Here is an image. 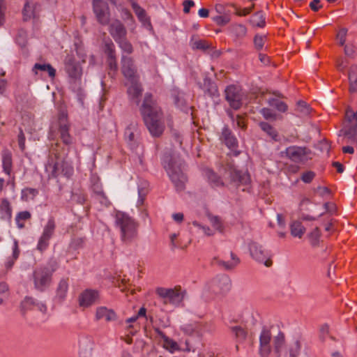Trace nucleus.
<instances>
[{
    "mask_svg": "<svg viewBox=\"0 0 357 357\" xmlns=\"http://www.w3.org/2000/svg\"><path fill=\"white\" fill-rule=\"evenodd\" d=\"M223 178L218 176L211 169L204 170V175L211 188H221L227 186L228 184L238 188L241 185H246L250 182V176L246 172L238 170L234 164L228 162L223 168Z\"/></svg>",
    "mask_w": 357,
    "mask_h": 357,
    "instance_id": "nucleus-1",
    "label": "nucleus"
},
{
    "mask_svg": "<svg viewBox=\"0 0 357 357\" xmlns=\"http://www.w3.org/2000/svg\"><path fill=\"white\" fill-rule=\"evenodd\" d=\"M139 111L151 135L156 137H160L165 128L162 121V114L151 93H145Z\"/></svg>",
    "mask_w": 357,
    "mask_h": 357,
    "instance_id": "nucleus-2",
    "label": "nucleus"
},
{
    "mask_svg": "<svg viewBox=\"0 0 357 357\" xmlns=\"http://www.w3.org/2000/svg\"><path fill=\"white\" fill-rule=\"evenodd\" d=\"M55 146L52 149L54 157H50L45 167L48 178H56L59 175L70 178L74 170L71 164L66 160L67 153L62 154L59 152L58 148L60 144L59 143H56Z\"/></svg>",
    "mask_w": 357,
    "mask_h": 357,
    "instance_id": "nucleus-3",
    "label": "nucleus"
},
{
    "mask_svg": "<svg viewBox=\"0 0 357 357\" xmlns=\"http://www.w3.org/2000/svg\"><path fill=\"white\" fill-rule=\"evenodd\" d=\"M115 226L119 231L122 244L128 245L137 239L139 223L128 214L117 212L115 216Z\"/></svg>",
    "mask_w": 357,
    "mask_h": 357,
    "instance_id": "nucleus-4",
    "label": "nucleus"
},
{
    "mask_svg": "<svg viewBox=\"0 0 357 357\" xmlns=\"http://www.w3.org/2000/svg\"><path fill=\"white\" fill-rule=\"evenodd\" d=\"M164 167L177 191L185 188L187 177L184 174L185 162L178 156L167 155L163 161Z\"/></svg>",
    "mask_w": 357,
    "mask_h": 357,
    "instance_id": "nucleus-5",
    "label": "nucleus"
},
{
    "mask_svg": "<svg viewBox=\"0 0 357 357\" xmlns=\"http://www.w3.org/2000/svg\"><path fill=\"white\" fill-rule=\"evenodd\" d=\"M57 268L55 261L50 262L46 266L36 268L33 272L34 287L39 291H44L52 283L53 273Z\"/></svg>",
    "mask_w": 357,
    "mask_h": 357,
    "instance_id": "nucleus-6",
    "label": "nucleus"
},
{
    "mask_svg": "<svg viewBox=\"0 0 357 357\" xmlns=\"http://www.w3.org/2000/svg\"><path fill=\"white\" fill-rule=\"evenodd\" d=\"M156 294L164 305L171 304L178 306L183 301L186 291L181 286H176L174 288L158 287L156 289Z\"/></svg>",
    "mask_w": 357,
    "mask_h": 357,
    "instance_id": "nucleus-7",
    "label": "nucleus"
},
{
    "mask_svg": "<svg viewBox=\"0 0 357 357\" xmlns=\"http://www.w3.org/2000/svg\"><path fill=\"white\" fill-rule=\"evenodd\" d=\"M343 128L339 132V137H342V142L357 143V112L347 110Z\"/></svg>",
    "mask_w": 357,
    "mask_h": 357,
    "instance_id": "nucleus-8",
    "label": "nucleus"
},
{
    "mask_svg": "<svg viewBox=\"0 0 357 357\" xmlns=\"http://www.w3.org/2000/svg\"><path fill=\"white\" fill-rule=\"evenodd\" d=\"M231 288V280L226 275H222L213 278L208 284V290L215 296L226 294Z\"/></svg>",
    "mask_w": 357,
    "mask_h": 357,
    "instance_id": "nucleus-9",
    "label": "nucleus"
},
{
    "mask_svg": "<svg viewBox=\"0 0 357 357\" xmlns=\"http://www.w3.org/2000/svg\"><path fill=\"white\" fill-rule=\"evenodd\" d=\"M225 94L226 100L232 109L237 110L241 108L244 94L239 86L233 84L227 86Z\"/></svg>",
    "mask_w": 357,
    "mask_h": 357,
    "instance_id": "nucleus-10",
    "label": "nucleus"
},
{
    "mask_svg": "<svg viewBox=\"0 0 357 357\" xmlns=\"http://www.w3.org/2000/svg\"><path fill=\"white\" fill-rule=\"evenodd\" d=\"M55 229L56 223L54 219L53 218H49L38 241L37 250L40 252H43L48 248L50 241L54 234Z\"/></svg>",
    "mask_w": 357,
    "mask_h": 357,
    "instance_id": "nucleus-11",
    "label": "nucleus"
},
{
    "mask_svg": "<svg viewBox=\"0 0 357 357\" xmlns=\"http://www.w3.org/2000/svg\"><path fill=\"white\" fill-rule=\"evenodd\" d=\"M284 153L288 158L296 163H305L310 159L311 151L306 147L291 146L287 147Z\"/></svg>",
    "mask_w": 357,
    "mask_h": 357,
    "instance_id": "nucleus-12",
    "label": "nucleus"
},
{
    "mask_svg": "<svg viewBox=\"0 0 357 357\" xmlns=\"http://www.w3.org/2000/svg\"><path fill=\"white\" fill-rule=\"evenodd\" d=\"M93 10L100 24L104 26L109 24L110 13L107 2L103 0H93Z\"/></svg>",
    "mask_w": 357,
    "mask_h": 357,
    "instance_id": "nucleus-13",
    "label": "nucleus"
},
{
    "mask_svg": "<svg viewBox=\"0 0 357 357\" xmlns=\"http://www.w3.org/2000/svg\"><path fill=\"white\" fill-rule=\"evenodd\" d=\"M100 301V293L96 289H86L78 297L79 305L87 308Z\"/></svg>",
    "mask_w": 357,
    "mask_h": 357,
    "instance_id": "nucleus-14",
    "label": "nucleus"
},
{
    "mask_svg": "<svg viewBox=\"0 0 357 357\" xmlns=\"http://www.w3.org/2000/svg\"><path fill=\"white\" fill-rule=\"evenodd\" d=\"M58 131L59 137L62 142L66 145L70 146L73 144V137L70 135V124L68 121L67 115L62 113L59 116L58 120Z\"/></svg>",
    "mask_w": 357,
    "mask_h": 357,
    "instance_id": "nucleus-15",
    "label": "nucleus"
},
{
    "mask_svg": "<svg viewBox=\"0 0 357 357\" xmlns=\"http://www.w3.org/2000/svg\"><path fill=\"white\" fill-rule=\"evenodd\" d=\"M121 72L123 76L129 81L139 80V77L137 75V69L134 65V61L131 57H128L124 55L121 56Z\"/></svg>",
    "mask_w": 357,
    "mask_h": 357,
    "instance_id": "nucleus-16",
    "label": "nucleus"
},
{
    "mask_svg": "<svg viewBox=\"0 0 357 357\" xmlns=\"http://www.w3.org/2000/svg\"><path fill=\"white\" fill-rule=\"evenodd\" d=\"M64 68L68 77L74 80H79L82 70L79 63L73 56H67L64 61Z\"/></svg>",
    "mask_w": 357,
    "mask_h": 357,
    "instance_id": "nucleus-17",
    "label": "nucleus"
},
{
    "mask_svg": "<svg viewBox=\"0 0 357 357\" xmlns=\"http://www.w3.org/2000/svg\"><path fill=\"white\" fill-rule=\"evenodd\" d=\"M20 310L23 316L26 312L33 310H38L43 314H46L47 307V305L42 303L36 301L32 297L26 296L20 303Z\"/></svg>",
    "mask_w": 357,
    "mask_h": 357,
    "instance_id": "nucleus-18",
    "label": "nucleus"
},
{
    "mask_svg": "<svg viewBox=\"0 0 357 357\" xmlns=\"http://www.w3.org/2000/svg\"><path fill=\"white\" fill-rule=\"evenodd\" d=\"M272 334L271 331L264 327L259 335V354L261 357H268L271 351V340Z\"/></svg>",
    "mask_w": 357,
    "mask_h": 357,
    "instance_id": "nucleus-19",
    "label": "nucleus"
},
{
    "mask_svg": "<svg viewBox=\"0 0 357 357\" xmlns=\"http://www.w3.org/2000/svg\"><path fill=\"white\" fill-rule=\"evenodd\" d=\"M251 256L257 261L264 264L266 266L272 264L271 259H268V252L263 249L262 246L257 243H251L249 245Z\"/></svg>",
    "mask_w": 357,
    "mask_h": 357,
    "instance_id": "nucleus-20",
    "label": "nucleus"
},
{
    "mask_svg": "<svg viewBox=\"0 0 357 357\" xmlns=\"http://www.w3.org/2000/svg\"><path fill=\"white\" fill-rule=\"evenodd\" d=\"M79 357H91L93 353V341L89 335H82L79 338Z\"/></svg>",
    "mask_w": 357,
    "mask_h": 357,
    "instance_id": "nucleus-21",
    "label": "nucleus"
},
{
    "mask_svg": "<svg viewBox=\"0 0 357 357\" xmlns=\"http://www.w3.org/2000/svg\"><path fill=\"white\" fill-rule=\"evenodd\" d=\"M109 33L116 43L126 38L127 35L125 26L118 20L112 21L110 24L109 23Z\"/></svg>",
    "mask_w": 357,
    "mask_h": 357,
    "instance_id": "nucleus-22",
    "label": "nucleus"
},
{
    "mask_svg": "<svg viewBox=\"0 0 357 357\" xmlns=\"http://www.w3.org/2000/svg\"><path fill=\"white\" fill-rule=\"evenodd\" d=\"M130 86L127 89L128 98L137 105H139L140 97L143 92V87L139 80L130 82Z\"/></svg>",
    "mask_w": 357,
    "mask_h": 357,
    "instance_id": "nucleus-23",
    "label": "nucleus"
},
{
    "mask_svg": "<svg viewBox=\"0 0 357 357\" xmlns=\"http://www.w3.org/2000/svg\"><path fill=\"white\" fill-rule=\"evenodd\" d=\"M155 334L163 340V347L171 353L176 351H181V348L176 342L167 337L160 328H155Z\"/></svg>",
    "mask_w": 357,
    "mask_h": 357,
    "instance_id": "nucleus-24",
    "label": "nucleus"
},
{
    "mask_svg": "<svg viewBox=\"0 0 357 357\" xmlns=\"http://www.w3.org/2000/svg\"><path fill=\"white\" fill-rule=\"evenodd\" d=\"M231 261H225L219 259L218 257L213 259L212 263L217 264L220 267L226 271H231L234 269L239 263V258L232 252H230Z\"/></svg>",
    "mask_w": 357,
    "mask_h": 357,
    "instance_id": "nucleus-25",
    "label": "nucleus"
},
{
    "mask_svg": "<svg viewBox=\"0 0 357 357\" xmlns=\"http://www.w3.org/2000/svg\"><path fill=\"white\" fill-rule=\"evenodd\" d=\"M116 314L112 309H109L104 306L96 308V319L97 321L104 319L107 322H109L116 320Z\"/></svg>",
    "mask_w": 357,
    "mask_h": 357,
    "instance_id": "nucleus-26",
    "label": "nucleus"
},
{
    "mask_svg": "<svg viewBox=\"0 0 357 357\" xmlns=\"http://www.w3.org/2000/svg\"><path fill=\"white\" fill-rule=\"evenodd\" d=\"M40 6L32 0H26L24 8L22 10L23 20L28 21L32 18L36 17L38 13V8Z\"/></svg>",
    "mask_w": 357,
    "mask_h": 357,
    "instance_id": "nucleus-27",
    "label": "nucleus"
},
{
    "mask_svg": "<svg viewBox=\"0 0 357 357\" xmlns=\"http://www.w3.org/2000/svg\"><path fill=\"white\" fill-rule=\"evenodd\" d=\"M220 139L230 149H234L238 146V141L236 138L227 126L224 127L222 130Z\"/></svg>",
    "mask_w": 357,
    "mask_h": 357,
    "instance_id": "nucleus-28",
    "label": "nucleus"
},
{
    "mask_svg": "<svg viewBox=\"0 0 357 357\" xmlns=\"http://www.w3.org/2000/svg\"><path fill=\"white\" fill-rule=\"evenodd\" d=\"M132 7L135 15L137 16L139 20L143 24V25L146 27H151L150 20L146 16L145 10L136 3H133L132 4Z\"/></svg>",
    "mask_w": 357,
    "mask_h": 357,
    "instance_id": "nucleus-29",
    "label": "nucleus"
},
{
    "mask_svg": "<svg viewBox=\"0 0 357 357\" xmlns=\"http://www.w3.org/2000/svg\"><path fill=\"white\" fill-rule=\"evenodd\" d=\"M229 29L236 41L241 40L247 34V28L242 24H232Z\"/></svg>",
    "mask_w": 357,
    "mask_h": 357,
    "instance_id": "nucleus-30",
    "label": "nucleus"
},
{
    "mask_svg": "<svg viewBox=\"0 0 357 357\" xmlns=\"http://www.w3.org/2000/svg\"><path fill=\"white\" fill-rule=\"evenodd\" d=\"M204 93L212 98L219 96L218 86L209 78H205L204 80Z\"/></svg>",
    "mask_w": 357,
    "mask_h": 357,
    "instance_id": "nucleus-31",
    "label": "nucleus"
},
{
    "mask_svg": "<svg viewBox=\"0 0 357 357\" xmlns=\"http://www.w3.org/2000/svg\"><path fill=\"white\" fill-rule=\"evenodd\" d=\"M68 279L63 278L61 279L58 284L56 289V298L59 301H62L66 296V294L68 289Z\"/></svg>",
    "mask_w": 357,
    "mask_h": 357,
    "instance_id": "nucleus-32",
    "label": "nucleus"
},
{
    "mask_svg": "<svg viewBox=\"0 0 357 357\" xmlns=\"http://www.w3.org/2000/svg\"><path fill=\"white\" fill-rule=\"evenodd\" d=\"M349 92H357V66H351L349 71Z\"/></svg>",
    "mask_w": 357,
    "mask_h": 357,
    "instance_id": "nucleus-33",
    "label": "nucleus"
},
{
    "mask_svg": "<svg viewBox=\"0 0 357 357\" xmlns=\"http://www.w3.org/2000/svg\"><path fill=\"white\" fill-rule=\"evenodd\" d=\"M2 165L3 172L10 175L13 167L12 154L10 152L6 151L2 154Z\"/></svg>",
    "mask_w": 357,
    "mask_h": 357,
    "instance_id": "nucleus-34",
    "label": "nucleus"
},
{
    "mask_svg": "<svg viewBox=\"0 0 357 357\" xmlns=\"http://www.w3.org/2000/svg\"><path fill=\"white\" fill-rule=\"evenodd\" d=\"M291 234L294 237L301 238L305 232V228L302 223L298 220L292 222L290 225Z\"/></svg>",
    "mask_w": 357,
    "mask_h": 357,
    "instance_id": "nucleus-35",
    "label": "nucleus"
},
{
    "mask_svg": "<svg viewBox=\"0 0 357 357\" xmlns=\"http://www.w3.org/2000/svg\"><path fill=\"white\" fill-rule=\"evenodd\" d=\"M38 70L42 71H47L51 78H54L56 75V70L52 66V65L49 63H36L32 68V71L35 74H37Z\"/></svg>",
    "mask_w": 357,
    "mask_h": 357,
    "instance_id": "nucleus-36",
    "label": "nucleus"
},
{
    "mask_svg": "<svg viewBox=\"0 0 357 357\" xmlns=\"http://www.w3.org/2000/svg\"><path fill=\"white\" fill-rule=\"evenodd\" d=\"M295 111L298 116L303 117L308 116L310 114L312 109L307 102L303 100H299L296 103Z\"/></svg>",
    "mask_w": 357,
    "mask_h": 357,
    "instance_id": "nucleus-37",
    "label": "nucleus"
},
{
    "mask_svg": "<svg viewBox=\"0 0 357 357\" xmlns=\"http://www.w3.org/2000/svg\"><path fill=\"white\" fill-rule=\"evenodd\" d=\"M260 128L266 132L274 141H278V134L277 130L267 122H260L259 124Z\"/></svg>",
    "mask_w": 357,
    "mask_h": 357,
    "instance_id": "nucleus-38",
    "label": "nucleus"
},
{
    "mask_svg": "<svg viewBox=\"0 0 357 357\" xmlns=\"http://www.w3.org/2000/svg\"><path fill=\"white\" fill-rule=\"evenodd\" d=\"M250 22L254 26L264 27L266 22L263 12L258 11L252 15L250 19Z\"/></svg>",
    "mask_w": 357,
    "mask_h": 357,
    "instance_id": "nucleus-39",
    "label": "nucleus"
},
{
    "mask_svg": "<svg viewBox=\"0 0 357 357\" xmlns=\"http://www.w3.org/2000/svg\"><path fill=\"white\" fill-rule=\"evenodd\" d=\"M284 335L280 332L273 339L274 351L277 354L278 357L280 356L281 350L284 344Z\"/></svg>",
    "mask_w": 357,
    "mask_h": 357,
    "instance_id": "nucleus-40",
    "label": "nucleus"
},
{
    "mask_svg": "<svg viewBox=\"0 0 357 357\" xmlns=\"http://www.w3.org/2000/svg\"><path fill=\"white\" fill-rule=\"evenodd\" d=\"M20 252V249L18 247V242L17 240H15L13 249V256H12V257H10L8 259V261H6V263L5 264V266L8 270L10 269L13 266L15 261L19 257Z\"/></svg>",
    "mask_w": 357,
    "mask_h": 357,
    "instance_id": "nucleus-41",
    "label": "nucleus"
},
{
    "mask_svg": "<svg viewBox=\"0 0 357 357\" xmlns=\"http://www.w3.org/2000/svg\"><path fill=\"white\" fill-rule=\"evenodd\" d=\"M174 104L181 110H187L188 105L185 100L184 99L183 94L180 92L174 91L172 94Z\"/></svg>",
    "mask_w": 357,
    "mask_h": 357,
    "instance_id": "nucleus-42",
    "label": "nucleus"
},
{
    "mask_svg": "<svg viewBox=\"0 0 357 357\" xmlns=\"http://www.w3.org/2000/svg\"><path fill=\"white\" fill-rule=\"evenodd\" d=\"M31 217V213L27 211H21L18 213L15 217V222L19 229H23L24 227V221L29 220Z\"/></svg>",
    "mask_w": 357,
    "mask_h": 357,
    "instance_id": "nucleus-43",
    "label": "nucleus"
},
{
    "mask_svg": "<svg viewBox=\"0 0 357 357\" xmlns=\"http://www.w3.org/2000/svg\"><path fill=\"white\" fill-rule=\"evenodd\" d=\"M38 194V190L36 188H26L22 190L21 198L23 201L27 202L33 200Z\"/></svg>",
    "mask_w": 357,
    "mask_h": 357,
    "instance_id": "nucleus-44",
    "label": "nucleus"
},
{
    "mask_svg": "<svg viewBox=\"0 0 357 357\" xmlns=\"http://www.w3.org/2000/svg\"><path fill=\"white\" fill-rule=\"evenodd\" d=\"M0 211L5 218L8 219L11 218L12 208L10 202L6 199H2L0 205Z\"/></svg>",
    "mask_w": 357,
    "mask_h": 357,
    "instance_id": "nucleus-45",
    "label": "nucleus"
},
{
    "mask_svg": "<svg viewBox=\"0 0 357 357\" xmlns=\"http://www.w3.org/2000/svg\"><path fill=\"white\" fill-rule=\"evenodd\" d=\"M310 244L313 247H317L319 245V238L321 236V231L319 227L314 228L308 235H307Z\"/></svg>",
    "mask_w": 357,
    "mask_h": 357,
    "instance_id": "nucleus-46",
    "label": "nucleus"
},
{
    "mask_svg": "<svg viewBox=\"0 0 357 357\" xmlns=\"http://www.w3.org/2000/svg\"><path fill=\"white\" fill-rule=\"evenodd\" d=\"M116 43L123 52L128 54H132L133 52V47L132 44L127 40L126 37L117 41Z\"/></svg>",
    "mask_w": 357,
    "mask_h": 357,
    "instance_id": "nucleus-47",
    "label": "nucleus"
},
{
    "mask_svg": "<svg viewBox=\"0 0 357 357\" xmlns=\"http://www.w3.org/2000/svg\"><path fill=\"white\" fill-rule=\"evenodd\" d=\"M105 52L107 54V59H116L115 46L112 41L105 43Z\"/></svg>",
    "mask_w": 357,
    "mask_h": 357,
    "instance_id": "nucleus-48",
    "label": "nucleus"
},
{
    "mask_svg": "<svg viewBox=\"0 0 357 357\" xmlns=\"http://www.w3.org/2000/svg\"><path fill=\"white\" fill-rule=\"evenodd\" d=\"M213 22H215L219 26H224L227 24L230 20L231 17L229 14L218 15L212 17Z\"/></svg>",
    "mask_w": 357,
    "mask_h": 357,
    "instance_id": "nucleus-49",
    "label": "nucleus"
},
{
    "mask_svg": "<svg viewBox=\"0 0 357 357\" xmlns=\"http://www.w3.org/2000/svg\"><path fill=\"white\" fill-rule=\"evenodd\" d=\"M268 102L270 105L275 107L278 111L282 112H285L288 109V106L285 102L275 98L270 99Z\"/></svg>",
    "mask_w": 357,
    "mask_h": 357,
    "instance_id": "nucleus-50",
    "label": "nucleus"
},
{
    "mask_svg": "<svg viewBox=\"0 0 357 357\" xmlns=\"http://www.w3.org/2000/svg\"><path fill=\"white\" fill-rule=\"evenodd\" d=\"M27 32L24 29H20L18 30L16 36V42L21 47H24L27 43Z\"/></svg>",
    "mask_w": 357,
    "mask_h": 357,
    "instance_id": "nucleus-51",
    "label": "nucleus"
},
{
    "mask_svg": "<svg viewBox=\"0 0 357 357\" xmlns=\"http://www.w3.org/2000/svg\"><path fill=\"white\" fill-rule=\"evenodd\" d=\"M231 331L234 333L235 337L239 340H245L247 337V332L241 326L231 327Z\"/></svg>",
    "mask_w": 357,
    "mask_h": 357,
    "instance_id": "nucleus-52",
    "label": "nucleus"
},
{
    "mask_svg": "<svg viewBox=\"0 0 357 357\" xmlns=\"http://www.w3.org/2000/svg\"><path fill=\"white\" fill-rule=\"evenodd\" d=\"M91 181H92V185H91V190L93 192V195H92L93 197L98 195L104 193L102 187V184L100 183V182L99 181L98 179H92Z\"/></svg>",
    "mask_w": 357,
    "mask_h": 357,
    "instance_id": "nucleus-53",
    "label": "nucleus"
},
{
    "mask_svg": "<svg viewBox=\"0 0 357 357\" xmlns=\"http://www.w3.org/2000/svg\"><path fill=\"white\" fill-rule=\"evenodd\" d=\"M85 240L86 239L84 237H74L70 243V248L76 250L83 248Z\"/></svg>",
    "mask_w": 357,
    "mask_h": 357,
    "instance_id": "nucleus-54",
    "label": "nucleus"
},
{
    "mask_svg": "<svg viewBox=\"0 0 357 357\" xmlns=\"http://www.w3.org/2000/svg\"><path fill=\"white\" fill-rule=\"evenodd\" d=\"M107 63L109 68V75L111 77H114L118 70V65L116 59H107Z\"/></svg>",
    "mask_w": 357,
    "mask_h": 357,
    "instance_id": "nucleus-55",
    "label": "nucleus"
},
{
    "mask_svg": "<svg viewBox=\"0 0 357 357\" xmlns=\"http://www.w3.org/2000/svg\"><path fill=\"white\" fill-rule=\"evenodd\" d=\"M192 47L193 49L205 51L211 47V44H209L206 40H198L192 43Z\"/></svg>",
    "mask_w": 357,
    "mask_h": 357,
    "instance_id": "nucleus-56",
    "label": "nucleus"
},
{
    "mask_svg": "<svg viewBox=\"0 0 357 357\" xmlns=\"http://www.w3.org/2000/svg\"><path fill=\"white\" fill-rule=\"evenodd\" d=\"M301 344L299 341L294 342L289 349V357H298L300 354Z\"/></svg>",
    "mask_w": 357,
    "mask_h": 357,
    "instance_id": "nucleus-57",
    "label": "nucleus"
},
{
    "mask_svg": "<svg viewBox=\"0 0 357 357\" xmlns=\"http://www.w3.org/2000/svg\"><path fill=\"white\" fill-rule=\"evenodd\" d=\"M96 201L98 202L101 207H107L110 205V202L105 195V192L98 195L93 197Z\"/></svg>",
    "mask_w": 357,
    "mask_h": 357,
    "instance_id": "nucleus-58",
    "label": "nucleus"
},
{
    "mask_svg": "<svg viewBox=\"0 0 357 357\" xmlns=\"http://www.w3.org/2000/svg\"><path fill=\"white\" fill-rule=\"evenodd\" d=\"M265 40V36H261L257 34L255 36L254 45L257 50H261L264 47Z\"/></svg>",
    "mask_w": 357,
    "mask_h": 357,
    "instance_id": "nucleus-59",
    "label": "nucleus"
},
{
    "mask_svg": "<svg viewBox=\"0 0 357 357\" xmlns=\"http://www.w3.org/2000/svg\"><path fill=\"white\" fill-rule=\"evenodd\" d=\"M125 137L129 143H132L135 139V134L132 126H128L125 131Z\"/></svg>",
    "mask_w": 357,
    "mask_h": 357,
    "instance_id": "nucleus-60",
    "label": "nucleus"
},
{
    "mask_svg": "<svg viewBox=\"0 0 357 357\" xmlns=\"http://www.w3.org/2000/svg\"><path fill=\"white\" fill-rule=\"evenodd\" d=\"M315 176V173L312 171H307L302 174L301 177V180L305 183H310L312 182Z\"/></svg>",
    "mask_w": 357,
    "mask_h": 357,
    "instance_id": "nucleus-61",
    "label": "nucleus"
},
{
    "mask_svg": "<svg viewBox=\"0 0 357 357\" xmlns=\"http://www.w3.org/2000/svg\"><path fill=\"white\" fill-rule=\"evenodd\" d=\"M17 142H18V145H19L20 150L22 151H24L26 148V146H25V136H24L22 129L21 128H20V132H19V134L17 136Z\"/></svg>",
    "mask_w": 357,
    "mask_h": 357,
    "instance_id": "nucleus-62",
    "label": "nucleus"
},
{
    "mask_svg": "<svg viewBox=\"0 0 357 357\" xmlns=\"http://www.w3.org/2000/svg\"><path fill=\"white\" fill-rule=\"evenodd\" d=\"M211 222L213 227L217 230L222 231V225L220 219L218 216H213L210 218Z\"/></svg>",
    "mask_w": 357,
    "mask_h": 357,
    "instance_id": "nucleus-63",
    "label": "nucleus"
},
{
    "mask_svg": "<svg viewBox=\"0 0 357 357\" xmlns=\"http://www.w3.org/2000/svg\"><path fill=\"white\" fill-rule=\"evenodd\" d=\"M347 33V29L345 28H342L340 30L337 35V38L339 40L340 45L343 46L346 41V36Z\"/></svg>",
    "mask_w": 357,
    "mask_h": 357,
    "instance_id": "nucleus-64",
    "label": "nucleus"
}]
</instances>
